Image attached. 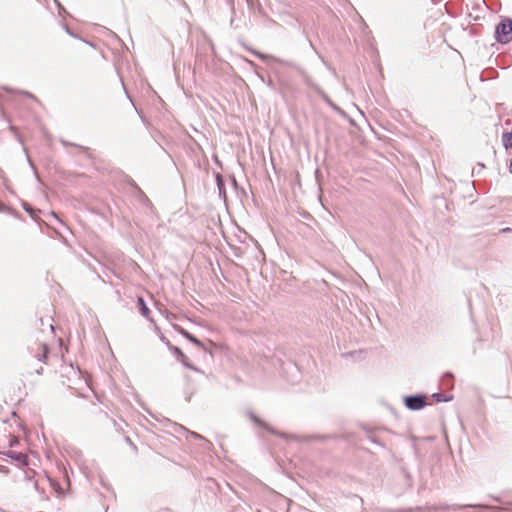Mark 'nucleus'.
<instances>
[{
    "label": "nucleus",
    "instance_id": "9b49d317",
    "mask_svg": "<svg viewBox=\"0 0 512 512\" xmlns=\"http://www.w3.org/2000/svg\"><path fill=\"white\" fill-rule=\"evenodd\" d=\"M39 349L41 350V352L36 354L35 357L39 361L45 362V360L47 359V354H48V346L45 343H41L39 345Z\"/></svg>",
    "mask_w": 512,
    "mask_h": 512
},
{
    "label": "nucleus",
    "instance_id": "f8f14e48",
    "mask_svg": "<svg viewBox=\"0 0 512 512\" xmlns=\"http://www.w3.org/2000/svg\"><path fill=\"white\" fill-rule=\"evenodd\" d=\"M215 180H216V185H217V188L219 190V194L221 195L222 193L225 194V183H224V179H223V176L220 174V173H216L215 175Z\"/></svg>",
    "mask_w": 512,
    "mask_h": 512
},
{
    "label": "nucleus",
    "instance_id": "ddd939ff",
    "mask_svg": "<svg viewBox=\"0 0 512 512\" xmlns=\"http://www.w3.org/2000/svg\"><path fill=\"white\" fill-rule=\"evenodd\" d=\"M432 398L436 402H448L452 400L453 396H445L444 394L437 392L432 395Z\"/></svg>",
    "mask_w": 512,
    "mask_h": 512
},
{
    "label": "nucleus",
    "instance_id": "7c9ffc66",
    "mask_svg": "<svg viewBox=\"0 0 512 512\" xmlns=\"http://www.w3.org/2000/svg\"><path fill=\"white\" fill-rule=\"evenodd\" d=\"M193 435H194L195 437H199V438L201 437V436H200V435H198L197 433H194Z\"/></svg>",
    "mask_w": 512,
    "mask_h": 512
},
{
    "label": "nucleus",
    "instance_id": "6ab92c4d",
    "mask_svg": "<svg viewBox=\"0 0 512 512\" xmlns=\"http://www.w3.org/2000/svg\"><path fill=\"white\" fill-rule=\"evenodd\" d=\"M10 207H7L4 203L0 202V212L10 211Z\"/></svg>",
    "mask_w": 512,
    "mask_h": 512
},
{
    "label": "nucleus",
    "instance_id": "6e6552de",
    "mask_svg": "<svg viewBox=\"0 0 512 512\" xmlns=\"http://www.w3.org/2000/svg\"><path fill=\"white\" fill-rule=\"evenodd\" d=\"M501 141H502V144L505 149H511L512 148V130L503 132Z\"/></svg>",
    "mask_w": 512,
    "mask_h": 512
},
{
    "label": "nucleus",
    "instance_id": "a878e982",
    "mask_svg": "<svg viewBox=\"0 0 512 512\" xmlns=\"http://www.w3.org/2000/svg\"><path fill=\"white\" fill-rule=\"evenodd\" d=\"M9 128H10V130H11L12 132H15V131H16V128H15L14 126H12V125H11Z\"/></svg>",
    "mask_w": 512,
    "mask_h": 512
},
{
    "label": "nucleus",
    "instance_id": "5701e85b",
    "mask_svg": "<svg viewBox=\"0 0 512 512\" xmlns=\"http://www.w3.org/2000/svg\"><path fill=\"white\" fill-rule=\"evenodd\" d=\"M64 28H65V31H66L69 35L74 36V34L69 30V28H68V27H66V26H65Z\"/></svg>",
    "mask_w": 512,
    "mask_h": 512
},
{
    "label": "nucleus",
    "instance_id": "1a4fd4ad",
    "mask_svg": "<svg viewBox=\"0 0 512 512\" xmlns=\"http://www.w3.org/2000/svg\"><path fill=\"white\" fill-rule=\"evenodd\" d=\"M250 415V419L255 423L257 424L258 426L260 427H263L264 429H266L267 431H269L270 433L272 434H275L276 432L268 425L266 424L265 422H263L260 418H258L255 414H253L252 412L249 414Z\"/></svg>",
    "mask_w": 512,
    "mask_h": 512
},
{
    "label": "nucleus",
    "instance_id": "412c9836",
    "mask_svg": "<svg viewBox=\"0 0 512 512\" xmlns=\"http://www.w3.org/2000/svg\"><path fill=\"white\" fill-rule=\"evenodd\" d=\"M501 233H511L512 232V228L510 227H506V228H502L500 230Z\"/></svg>",
    "mask_w": 512,
    "mask_h": 512
},
{
    "label": "nucleus",
    "instance_id": "39448f33",
    "mask_svg": "<svg viewBox=\"0 0 512 512\" xmlns=\"http://www.w3.org/2000/svg\"><path fill=\"white\" fill-rule=\"evenodd\" d=\"M176 330L183 336L185 337L188 341H190L191 343H193L194 345H196L197 347L201 348V349H204V344L203 342H201L198 338H196L193 334H191L190 332H188L187 330H185L184 328L182 327H179V326H175Z\"/></svg>",
    "mask_w": 512,
    "mask_h": 512
},
{
    "label": "nucleus",
    "instance_id": "c85d7f7f",
    "mask_svg": "<svg viewBox=\"0 0 512 512\" xmlns=\"http://www.w3.org/2000/svg\"><path fill=\"white\" fill-rule=\"evenodd\" d=\"M371 441L376 443V444H379V442L377 440H375L374 438H371Z\"/></svg>",
    "mask_w": 512,
    "mask_h": 512
},
{
    "label": "nucleus",
    "instance_id": "aec40b11",
    "mask_svg": "<svg viewBox=\"0 0 512 512\" xmlns=\"http://www.w3.org/2000/svg\"><path fill=\"white\" fill-rule=\"evenodd\" d=\"M160 340L165 343L167 345V347L169 348L172 344L170 343V341L165 337V336H161L160 337Z\"/></svg>",
    "mask_w": 512,
    "mask_h": 512
},
{
    "label": "nucleus",
    "instance_id": "9d476101",
    "mask_svg": "<svg viewBox=\"0 0 512 512\" xmlns=\"http://www.w3.org/2000/svg\"><path fill=\"white\" fill-rule=\"evenodd\" d=\"M137 304L141 315L148 317L150 314V309L147 307L145 300L142 297H138Z\"/></svg>",
    "mask_w": 512,
    "mask_h": 512
},
{
    "label": "nucleus",
    "instance_id": "2eb2a0df",
    "mask_svg": "<svg viewBox=\"0 0 512 512\" xmlns=\"http://www.w3.org/2000/svg\"><path fill=\"white\" fill-rule=\"evenodd\" d=\"M169 350L178 358V357H182L184 358V353L182 352V350L177 347V346H174V345H171L169 347Z\"/></svg>",
    "mask_w": 512,
    "mask_h": 512
},
{
    "label": "nucleus",
    "instance_id": "b1692460",
    "mask_svg": "<svg viewBox=\"0 0 512 512\" xmlns=\"http://www.w3.org/2000/svg\"><path fill=\"white\" fill-rule=\"evenodd\" d=\"M24 94H25L26 96L30 97V98H34V96H33L31 93H29V92H24Z\"/></svg>",
    "mask_w": 512,
    "mask_h": 512
},
{
    "label": "nucleus",
    "instance_id": "393cba45",
    "mask_svg": "<svg viewBox=\"0 0 512 512\" xmlns=\"http://www.w3.org/2000/svg\"><path fill=\"white\" fill-rule=\"evenodd\" d=\"M509 171L512 173V159L510 160Z\"/></svg>",
    "mask_w": 512,
    "mask_h": 512
},
{
    "label": "nucleus",
    "instance_id": "f257e3e1",
    "mask_svg": "<svg viewBox=\"0 0 512 512\" xmlns=\"http://www.w3.org/2000/svg\"><path fill=\"white\" fill-rule=\"evenodd\" d=\"M495 39L498 43L507 44L512 41V19L504 18L495 27Z\"/></svg>",
    "mask_w": 512,
    "mask_h": 512
},
{
    "label": "nucleus",
    "instance_id": "4be33fe9",
    "mask_svg": "<svg viewBox=\"0 0 512 512\" xmlns=\"http://www.w3.org/2000/svg\"><path fill=\"white\" fill-rule=\"evenodd\" d=\"M55 2H56V4H57V6L59 7L60 11H61V10H62V11H65V9L61 6V4H60L57 0H55Z\"/></svg>",
    "mask_w": 512,
    "mask_h": 512
},
{
    "label": "nucleus",
    "instance_id": "7ed1b4c3",
    "mask_svg": "<svg viewBox=\"0 0 512 512\" xmlns=\"http://www.w3.org/2000/svg\"><path fill=\"white\" fill-rule=\"evenodd\" d=\"M464 508H481V509H491V510L500 509L497 506H489V505H485V504H466V505H452V506L440 505V506L434 507V510H448V509L456 510V509H464Z\"/></svg>",
    "mask_w": 512,
    "mask_h": 512
},
{
    "label": "nucleus",
    "instance_id": "f03ea898",
    "mask_svg": "<svg viewBox=\"0 0 512 512\" xmlns=\"http://www.w3.org/2000/svg\"><path fill=\"white\" fill-rule=\"evenodd\" d=\"M405 406L412 411H418L427 405V398L423 394H414L404 397Z\"/></svg>",
    "mask_w": 512,
    "mask_h": 512
},
{
    "label": "nucleus",
    "instance_id": "c756f323",
    "mask_svg": "<svg viewBox=\"0 0 512 512\" xmlns=\"http://www.w3.org/2000/svg\"><path fill=\"white\" fill-rule=\"evenodd\" d=\"M126 441H127V443H130V444L132 443L129 437L126 438Z\"/></svg>",
    "mask_w": 512,
    "mask_h": 512
},
{
    "label": "nucleus",
    "instance_id": "20e7f679",
    "mask_svg": "<svg viewBox=\"0 0 512 512\" xmlns=\"http://www.w3.org/2000/svg\"><path fill=\"white\" fill-rule=\"evenodd\" d=\"M5 456L9 457L13 461L17 462L20 466L28 465V457L26 454L22 452H17L14 450H8L3 453Z\"/></svg>",
    "mask_w": 512,
    "mask_h": 512
},
{
    "label": "nucleus",
    "instance_id": "a211bd4d",
    "mask_svg": "<svg viewBox=\"0 0 512 512\" xmlns=\"http://www.w3.org/2000/svg\"><path fill=\"white\" fill-rule=\"evenodd\" d=\"M61 143H62L64 146H74V147H79V148H81V149H83V150H85V149H86L85 147L79 146V145H77V144H75V143L68 142V141H66V140H61Z\"/></svg>",
    "mask_w": 512,
    "mask_h": 512
},
{
    "label": "nucleus",
    "instance_id": "f3484780",
    "mask_svg": "<svg viewBox=\"0 0 512 512\" xmlns=\"http://www.w3.org/2000/svg\"><path fill=\"white\" fill-rule=\"evenodd\" d=\"M23 209H24L27 213H29L32 217H34V210H33V208H32L29 204H27V203H23Z\"/></svg>",
    "mask_w": 512,
    "mask_h": 512
},
{
    "label": "nucleus",
    "instance_id": "423d86ee",
    "mask_svg": "<svg viewBox=\"0 0 512 512\" xmlns=\"http://www.w3.org/2000/svg\"><path fill=\"white\" fill-rule=\"evenodd\" d=\"M251 53L267 64H270V62H272V61L273 62H282L280 59H278L275 56L264 54V53L256 51V50H251Z\"/></svg>",
    "mask_w": 512,
    "mask_h": 512
},
{
    "label": "nucleus",
    "instance_id": "cd10ccee",
    "mask_svg": "<svg viewBox=\"0 0 512 512\" xmlns=\"http://www.w3.org/2000/svg\"><path fill=\"white\" fill-rule=\"evenodd\" d=\"M492 499L496 500V501H500V498L498 497H493V496H490Z\"/></svg>",
    "mask_w": 512,
    "mask_h": 512
},
{
    "label": "nucleus",
    "instance_id": "0eeeda50",
    "mask_svg": "<svg viewBox=\"0 0 512 512\" xmlns=\"http://www.w3.org/2000/svg\"><path fill=\"white\" fill-rule=\"evenodd\" d=\"M453 379H454L453 374L450 372H446L441 378V382H440L441 388L451 389L453 387Z\"/></svg>",
    "mask_w": 512,
    "mask_h": 512
},
{
    "label": "nucleus",
    "instance_id": "4468645a",
    "mask_svg": "<svg viewBox=\"0 0 512 512\" xmlns=\"http://www.w3.org/2000/svg\"><path fill=\"white\" fill-rule=\"evenodd\" d=\"M135 187H136V189H137V191H138V193H139L140 201H141L144 205H146L147 207H151V206H152V203H151V201L149 200V198L144 194V192H143V191H142L138 186H136V185H135Z\"/></svg>",
    "mask_w": 512,
    "mask_h": 512
},
{
    "label": "nucleus",
    "instance_id": "dca6fc26",
    "mask_svg": "<svg viewBox=\"0 0 512 512\" xmlns=\"http://www.w3.org/2000/svg\"><path fill=\"white\" fill-rule=\"evenodd\" d=\"M177 360L180 361L185 367L192 369V370H196V368L188 361V358L186 357L185 354H184V358L178 357Z\"/></svg>",
    "mask_w": 512,
    "mask_h": 512
},
{
    "label": "nucleus",
    "instance_id": "bb28decb",
    "mask_svg": "<svg viewBox=\"0 0 512 512\" xmlns=\"http://www.w3.org/2000/svg\"><path fill=\"white\" fill-rule=\"evenodd\" d=\"M3 176H4V172L2 169H0V178H3Z\"/></svg>",
    "mask_w": 512,
    "mask_h": 512
}]
</instances>
